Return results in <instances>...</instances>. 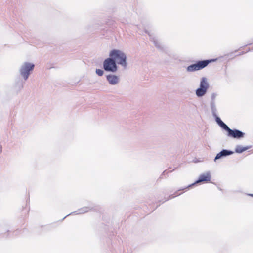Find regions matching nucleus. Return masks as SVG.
<instances>
[{"label":"nucleus","mask_w":253,"mask_h":253,"mask_svg":"<svg viewBox=\"0 0 253 253\" xmlns=\"http://www.w3.org/2000/svg\"><path fill=\"white\" fill-rule=\"evenodd\" d=\"M70 214H68V215H70ZM67 216V215L66 216L64 217V218H66V217Z\"/></svg>","instance_id":"nucleus-22"},{"label":"nucleus","mask_w":253,"mask_h":253,"mask_svg":"<svg viewBox=\"0 0 253 253\" xmlns=\"http://www.w3.org/2000/svg\"><path fill=\"white\" fill-rule=\"evenodd\" d=\"M145 32L148 34L150 37V40L153 42L155 46L159 49H162L163 48L160 44V43L158 42V41L153 36V34L150 33L147 30H145Z\"/></svg>","instance_id":"nucleus-9"},{"label":"nucleus","mask_w":253,"mask_h":253,"mask_svg":"<svg viewBox=\"0 0 253 253\" xmlns=\"http://www.w3.org/2000/svg\"><path fill=\"white\" fill-rule=\"evenodd\" d=\"M249 195H250L251 196L253 197V194H249Z\"/></svg>","instance_id":"nucleus-21"},{"label":"nucleus","mask_w":253,"mask_h":253,"mask_svg":"<svg viewBox=\"0 0 253 253\" xmlns=\"http://www.w3.org/2000/svg\"><path fill=\"white\" fill-rule=\"evenodd\" d=\"M95 73L99 76H102L104 74V71L102 69H96Z\"/></svg>","instance_id":"nucleus-17"},{"label":"nucleus","mask_w":253,"mask_h":253,"mask_svg":"<svg viewBox=\"0 0 253 253\" xmlns=\"http://www.w3.org/2000/svg\"><path fill=\"white\" fill-rule=\"evenodd\" d=\"M211 179V176L210 172H207L206 173L201 174L199 177V179L193 184L189 185L188 187H190L196 183H198L202 182H208L210 181Z\"/></svg>","instance_id":"nucleus-6"},{"label":"nucleus","mask_w":253,"mask_h":253,"mask_svg":"<svg viewBox=\"0 0 253 253\" xmlns=\"http://www.w3.org/2000/svg\"><path fill=\"white\" fill-rule=\"evenodd\" d=\"M109 56H111L116 64L121 65L124 69L127 67L126 56V54L121 50L113 49L109 53Z\"/></svg>","instance_id":"nucleus-1"},{"label":"nucleus","mask_w":253,"mask_h":253,"mask_svg":"<svg viewBox=\"0 0 253 253\" xmlns=\"http://www.w3.org/2000/svg\"><path fill=\"white\" fill-rule=\"evenodd\" d=\"M89 211V209L88 207H84L83 208L79 209L78 211H76L74 213H75L76 214H83Z\"/></svg>","instance_id":"nucleus-14"},{"label":"nucleus","mask_w":253,"mask_h":253,"mask_svg":"<svg viewBox=\"0 0 253 253\" xmlns=\"http://www.w3.org/2000/svg\"><path fill=\"white\" fill-rule=\"evenodd\" d=\"M103 67L105 71L112 73L116 72L118 68L116 61L111 56L104 60Z\"/></svg>","instance_id":"nucleus-2"},{"label":"nucleus","mask_w":253,"mask_h":253,"mask_svg":"<svg viewBox=\"0 0 253 253\" xmlns=\"http://www.w3.org/2000/svg\"><path fill=\"white\" fill-rule=\"evenodd\" d=\"M23 84L24 83L22 81H19L16 82L15 87L19 91L23 88Z\"/></svg>","instance_id":"nucleus-15"},{"label":"nucleus","mask_w":253,"mask_h":253,"mask_svg":"<svg viewBox=\"0 0 253 253\" xmlns=\"http://www.w3.org/2000/svg\"><path fill=\"white\" fill-rule=\"evenodd\" d=\"M175 193L177 194V195H180V194H177V192H176Z\"/></svg>","instance_id":"nucleus-23"},{"label":"nucleus","mask_w":253,"mask_h":253,"mask_svg":"<svg viewBox=\"0 0 253 253\" xmlns=\"http://www.w3.org/2000/svg\"><path fill=\"white\" fill-rule=\"evenodd\" d=\"M35 67V65L29 62H25L21 66L19 69L20 75L25 80H27L30 74V72L32 71Z\"/></svg>","instance_id":"nucleus-3"},{"label":"nucleus","mask_w":253,"mask_h":253,"mask_svg":"<svg viewBox=\"0 0 253 253\" xmlns=\"http://www.w3.org/2000/svg\"><path fill=\"white\" fill-rule=\"evenodd\" d=\"M228 136L236 139H240L244 137L245 133L238 129H230L228 132Z\"/></svg>","instance_id":"nucleus-5"},{"label":"nucleus","mask_w":253,"mask_h":253,"mask_svg":"<svg viewBox=\"0 0 253 253\" xmlns=\"http://www.w3.org/2000/svg\"><path fill=\"white\" fill-rule=\"evenodd\" d=\"M216 95L215 94V93H213L211 95V99H212V101H214V99L216 97Z\"/></svg>","instance_id":"nucleus-19"},{"label":"nucleus","mask_w":253,"mask_h":253,"mask_svg":"<svg viewBox=\"0 0 253 253\" xmlns=\"http://www.w3.org/2000/svg\"><path fill=\"white\" fill-rule=\"evenodd\" d=\"M211 111L213 116H215L217 115V109L215 105V102L211 101Z\"/></svg>","instance_id":"nucleus-13"},{"label":"nucleus","mask_w":253,"mask_h":253,"mask_svg":"<svg viewBox=\"0 0 253 253\" xmlns=\"http://www.w3.org/2000/svg\"><path fill=\"white\" fill-rule=\"evenodd\" d=\"M210 61L208 60L199 61L195 64H193L188 66L186 68V71L188 72H192L196 71L201 70L206 67Z\"/></svg>","instance_id":"nucleus-4"},{"label":"nucleus","mask_w":253,"mask_h":253,"mask_svg":"<svg viewBox=\"0 0 253 253\" xmlns=\"http://www.w3.org/2000/svg\"><path fill=\"white\" fill-rule=\"evenodd\" d=\"M207 91L205 89L198 88L196 90L195 93L198 97H201L206 94Z\"/></svg>","instance_id":"nucleus-11"},{"label":"nucleus","mask_w":253,"mask_h":253,"mask_svg":"<svg viewBox=\"0 0 253 253\" xmlns=\"http://www.w3.org/2000/svg\"><path fill=\"white\" fill-rule=\"evenodd\" d=\"M106 80L109 84L112 85L117 84L120 82L119 76L114 74H109L106 76Z\"/></svg>","instance_id":"nucleus-7"},{"label":"nucleus","mask_w":253,"mask_h":253,"mask_svg":"<svg viewBox=\"0 0 253 253\" xmlns=\"http://www.w3.org/2000/svg\"><path fill=\"white\" fill-rule=\"evenodd\" d=\"M209 87V84L206 77H202L201 79L200 87L199 88L208 90Z\"/></svg>","instance_id":"nucleus-10"},{"label":"nucleus","mask_w":253,"mask_h":253,"mask_svg":"<svg viewBox=\"0 0 253 253\" xmlns=\"http://www.w3.org/2000/svg\"><path fill=\"white\" fill-rule=\"evenodd\" d=\"M234 153V152L231 150L223 149L219 153H218L215 156L214 161L216 162L217 160L222 159L228 156L231 155Z\"/></svg>","instance_id":"nucleus-8"},{"label":"nucleus","mask_w":253,"mask_h":253,"mask_svg":"<svg viewBox=\"0 0 253 253\" xmlns=\"http://www.w3.org/2000/svg\"><path fill=\"white\" fill-rule=\"evenodd\" d=\"M251 147H243L241 145H238L236 147L235 149V152L238 153H241L244 151L248 150Z\"/></svg>","instance_id":"nucleus-12"},{"label":"nucleus","mask_w":253,"mask_h":253,"mask_svg":"<svg viewBox=\"0 0 253 253\" xmlns=\"http://www.w3.org/2000/svg\"><path fill=\"white\" fill-rule=\"evenodd\" d=\"M175 196H173V195H171L169 196V198L167 199L166 200H168L170 199H172V198H174Z\"/></svg>","instance_id":"nucleus-20"},{"label":"nucleus","mask_w":253,"mask_h":253,"mask_svg":"<svg viewBox=\"0 0 253 253\" xmlns=\"http://www.w3.org/2000/svg\"><path fill=\"white\" fill-rule=\"evenodd\" d=\"M219 126L222 128H223V129H224L225 130H226V131H227V132H228V131L229 130V129H230L228 126L225 124L223 122H222V123L219 125Z\"/></svg>","instance_id":"nucleus-16"},{"label":"nucleus","mask_w":253,"mask_h":253,"mask_svg":"<svg viewBox=\"0 0 253 253\" xmlns=\"http://www.w3.org/2000/svg\"><path fill=\"white\" fill-rule=\"evenodd\" d=\"M214 117H215V121H216V123L219 126L222 123V122H223V121L221 120V119L219 117L217 116V115H216V116H214Z\"/></svg>","instance_id":"nucleus-18"}]
</instances>
